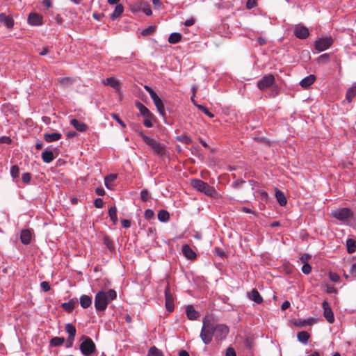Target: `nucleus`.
I'll list each match as a JSON object with an SVG mask.
<instances>
[{
	"label": "nucleus",
	"mask_w": 356,
	"mask_h": 356,
	"mask_svg": "<svg viewBox=\"0 0 356 356\" xmlns=\"http://www.w3.org/2000/svg\"><path fill=\"white\" fill-rule=\"evenodd\" d=\"M226 356H236L234 349L232 347H229L226 350Z\"/></svg>",
	"instance_id": "69168bd1"
},
{
	"label": "nucleus",
	"mask_w": 356,
	"mask_h": 356,
	"mask_svg": "<svg viewBox=\"0 0 356 356\" xmlns=\"http://www.w3.org/2000/svg\"><path fill=\"white\" fill-rule=\"evenodd\" d=\"M275 83V79L274 75L268 74L257 81V86L259 90H264L266 88H270Z\"/></svg>",
	"instance_id": "0eeeda50"
},
{
	"label": "nucleus",
	"mask_w": 356,
	"mask_h": 356,
	"mask_svg": "<svg viewBox=\"0 0 356 356\" xmlns=\"http://www.w3.org/2000/svg\"><path fill=\"white\" fill-rule=\"evenodd\" d=\"M177 141L189 145L192 143V139L186 135H181L176 137Z\"/></svg>",
	"instance_id": "a19ab883"
},
{
	"label": "nucleus",
	"mask_w": 356,
	"mask_h": 356,
	"mask_svg": "<svg viewBox=\"0 0 356 356\" xmlns=\"http://www.w3.org/2000/svg\"><path fill=\"white\" fill-rule=\"evenodd\" d=\"M152 100H153L154 104H155L159 113L162 116H165V107H164V105L163 104L161 99L159 96H156L155 98H153Z\"/></svg>",
	"instance_id": "412c9836"
},
{
	"label": "nucleus",
	"mask_w": 356,
	"mask_h": 356,
	"mask_svg": "<svg viewBox=\"0 0 356 356\" xmlns=\"http://www.w3.org/2000/svg\"><path fill=\"white\" fill-rule=\"evenodd\" d=\"M117 178V175L115 174H111L106 176L104 179L105 186L107 188H109V184L113 182Z\"/></svg>",
	"instance_id": "c03bdc74"
},
{
	"label": "nucleus",
	"mask_w": 356,
	"mask_h": 356,
	"mask_svg": "<svg viewBox=\"0 0 356 356\" xmlns=\"http://www.w3.org/2000/svg\"><path fill=\"white\" fill-rule=\"evenodd\" d=\"M143 124L147 128L152 127L153 126V124L151 121V118H146L143 121Z\"/></svg>",
	"instance_id": "338daca9"
},
{
	"label": "nucleus",
	"mask_w": 356,
	"mask_h": 356,
	"mask_svg": "<svg viewBox=\"0 0 356 356\" xmlns=\"http://www.w3.org/2000/svg\"><path fill=\"white\" fill-rule=\"evenodd\" d=\"M332 216L341 221L348 220L353 216V212L349 208L337 209L332 212Z\"/></svg>",
	"instance_id": "6e6552de"
},
{
	"label": "nucleus",
	"mask_w": 356,
	"mask_h": 356,
	"mask_svg": "<svg viewBox=\"0 0 356 356\" xmlns=\"http://www.w3.org/2000/svg\"><path fill=\"white\" fill-rule=\"evenodd\" d=\"M302 272L305 275H309L312 272V266L309 264H303Z\"/></svg>",
	"instance_id": "5fc2aeb1"
},
{
	"label": "nucleus",
	"mask_w": 356,
	"mask_h": 356,
	"mask_svg": "<svg viewBox=\"0 0 356 356\" xmlns=\"http://www.w3.org/2000/svg\"><path fill=\"white\" fill-rule=\"evenodd\" d=\"M140 198L143 202H146L149 200V195L147 190L144 189L140 191Z\"/></svg>",
	"instance_id": "864d4df0"
},
{
	"label": "nucleus",
	"mask_w": 356,
	"mask_h": 356,
	"mask_svg": "<svg viewBox=\"0 0 356 356\" xmlns=\"http://www.w3.org/2000/svg\"><path fill=\"white\" fill-rule=\"evenodd\" d=\"M40 287L44 292H47L51 289L50 284L48 282L43 281L40 283Z\"/></svg>",
	"instance_id": "6e6d98bb"
},
{
	"label": "nucleus",
	"mask_w": 356,
	"mask_h": 356,
	"mask_svg": "<svg viewBox=\"0 0 356 356\" xmlns=\"http://www.w3.org/2000/svg\"><path fill=\"white\" fill-rule=\"evenodd\" d=\"M0 23L3 24L8 29H11L14 26L13 19L3 13H0Z\"/></svg>",
	"instance_id": "2eb2a0df"
},
{
	"label": "nucleus",
	"mask_w": 356,
	"mask_h": 356,
	"mask_svg": "<svg viewBox=\"0 0 356 356\" xmlns=\"http://www.w3.org/2000/svg\"><path fill=\"white\" fill-rule=\"evenodd\" d=\"M257 5V0H248L246 2V8L248 9H252Z\"/></svg>",
	"instance_id": "e2e57ef3"
},
{
	"label": "nucleus",
	"mask_w": 356,
	"mask_h": 356,
	"mask_svg": "<svg viewBox=\"0 0 356 356\" xmlns=\"http://www.w3.org/2000/svg\"><path fill=\"white\" fill-rule=\"evenodd\" d=\"M271 92L273 94V97L277 95L280 93V88L276 83H275L270 88Z\"/></svg>",
	"instance_id": "052dcab7"
},
{
	"label": "nucleus",
	"mask_w": 356,
	"mask_h": 356,
	"mask_svg": "<svg viewBox=\"0 0 356 356\" xmlns=\"http://www.w3.org/2000/svg\"><path fill=\"white\" fill-rule=\"evenodd\" d=\"M145 1L142 0H136L130 4V9L133 13L141 12Z\"/></svg>",
	"instance_id": "5701e85b"
},
{
	"label": "nucleus",
	"mask_w": 356,
	"mask_h": 356,
	"mask_svg": "<svg viewBox=\"0 0 356 356\" xmlns=\"http://www.w3.org/2000/svg\"><path fill=\"white\" fill-rule=\"evenodd\" d=\"M140 135L144 142L151 147L157 155L161 156L165 154L166 149L164 144H162L156 140L143 134V132H140Z\"/></svg>",
	"instance_id": "7ed1b4c3"
},
{
	"label": "nucleus",
	"mask_w": 356,
	"mask_h": 356,
	"mask_svg": "<svg viewBox=\"0 0 356 356\" xmlns=\"http://www.w3.org/2000/svg\"><path fill=\"white\" fill-rule=\"evenodd\" d=\"M316 80V76L313 74L309 75L304 79H302L300 82V85L303 88H309Z\"/></svg>",
	"instance_id": "aec40b11"
},
{
	"label": "nucleus",
	"mask_w": 356,
	"mask_h": 356,
	"mask_svg": "<svg viewBox=\"0 0 356 356\" xmlns=\"http://www.w3.org/2000/svg\"><path fill=\"white\" fill-rule=\"evenodd\" d=\"M275 197L280 206H285L286 204L287 201L286 197L279 189H276L275 191Z\"/></svg>",
	"instance_id": "cd10ccee"
},
{
	"label": "nucleus",
	"mask_w": 356,
	"mask_h": 356,
	"mask_svg": "<svg viewBox=\"0 0 356 356\" xmlns=\"http://www.w3.org/2000/svg\"><path fill=\"white\" fill-rule=\"evenodd\" d=\"M214 335V323L208 321H204L200 337L203 343L206 345L209 344Z\"/></svg>",
	"instance_id": "20e7f679"
},
{
	"label": "nucleus",
	"mask_w": 356,
	"mask_h": 356,
	"mask_svg": "<svg viewBox=\"0 0 356 356\" xmlns=\"http://www.w3.org/2000/svg\"><path fill=\"white\" fill-rule=\"evenodd\" d=\"M141 12H143L147 16L151 15L152 13L149 5L146 2H145V3H144V6L143 7Z\"/></svg>",
	"instance_id": "8fccbe9b"
},
{
	"label": "nucleus",
	"mask_w": 356,
	"mask_h": 356,
	"mask_svg": "<svg viewBox=\"0 0 356 356\" xmlns=\"http://www.w3.org/2000/svg\"><path fill=\"white\" fill-rule=\"evenodd\" d=\"M42 159L44 163H49L54 159V153L52 151L45 150L42 153Z\"/></svg>",
	"instance_id": "a878e982"
},
{
	"label": "nucleus",
	"mask_w": 356,
	"mask_h": 356,
	"mask_svg": "<svg viewBox=\"0 0 356 356\" xmlns=\"http://www.w3.org/2000/svg\"><path fill=\"white\" fill-rule=\"evenodd\" d=\"M70 124L80 132H84L88 129V125L86 123L81 122L75 118H73L70 120Z\"/></svg>",
	"instance_id": "f3484780"
},
{
	"label": "nucleus",
	"mask_w": 356,
	"mask_h": 356,
	"mask_svg": "<svg viewBox=\"0 0 356 356\" xmlns=\"http://www.w3.org/2000/svg\"><path fill=\"white\" fill-rule=\"evenodd\" d=\"M65 342L63 337H53L49 341V346L51 347H56L62 346Z\"/></svg>",
	"instance_id": "c756f323"
},
{
	"label": "nucleus",
	"mask_w": 356,
	"mask_h": 356,
	"mask_svg": "<svg viewBox=\"0 0 356 356\" xmlns=\"http://www.w3.org/2000/svg\"><path fill=\"white\" fill-rule=\"evenodd\" d=\"M182 252L188 259L193 260L197 257V254L194 250H193L187 244H185L182 246Z\"/></svg>",
	"instance_id": "dca6fc26"
},
{
	"label": "nucleus",
	"mask_w": 356,
	"mask_h": 356,
	"mask_svg": "<svg viewBox=\"0 0 356 356\" xmlns=\"http://www.w3.org/2000/svg\"><path fill=\"white\" fill-rule=\"evenodd\" d=\"M103 243H104V245L111 252H114L115 251V245L113 244V242L108 236H104V238H103Z\"/></svg>",
	"instance_id": "4c0bfd02"
},
{
	"label": "nucleus",
	"mask_w": 356,
	"mask_h": 356,
	"mask_svg": "<svg viewBox=\"0 0 356 356\" xmlns=\"http://www.w3.org/2000/svg\"><path fill=\"white\" fill-rule=\"evenodd\" d=\"M135 104H136V108L139 110L140 114L143 116H144L145 118H152V114L149 111V110L145 105H143L141 102L137 101Z\"/></svg>",
	"instance_id": "6ab92c4d"
},
{
	"label": "nucleus",
	"mask_w": 356,
	"mask_h": 356,
	"mask_svg": "<svg viewBox=\"0 0 356 356\" xmlns=\"http://www.w3.org/2000/svg\"><path fill=\"white\" fill-rule=\"evenodd\" d=\"M334 40L331 36L318 38L314 42V48L321 52L327 49L332 46Z\"/></svg>",
	"instance_id": "423d86ee"
},
{
	"label": "nucleus",
	"mask_w": 356,
	"mask_h": 356,
	"mask_svg": "<svg viewBox=\"0 0 356 356\" xmlns=\"http://www.w3.org/2000/svg\"><path fill=\"white\" fill-rule=\"evenodd\" d=\"M329 59H330L329 54L325 53V54H323L321 55L320 56H318V58H317V60L319 63H326L327 62L329 61Z\"/></svg>",
	"instance_id": "09e8293b"
},
{
	"label": "nucleus",
	"mask_w": 356,
	"mask_h": 356,
	"mask_svg": "<svg viewBox=\"0 0 356 356\" xmlns=\"http://www.w3.org/2000/svg\"><path fill=\"white\" fill-rule=\"evenodd\" d=\"M62 137L61 134L58 132H54L51 134L45 133L44 135V138L46 142L51 143L54 141H57L60 140Z\"/></svg>",
	"instance_id": "4be33fe9"
},
{
	"label": "nucleus",
	"mask_w": 356,
	"mask_h": 356,
	"mask_svg": "<svg viewBox=\"0 0 356 356\" xmlns=\"http://www.w3.org/2000/svg\"><path fill=\"white\" fill-rule=\"evenodd\" d=\"M186 316L190 320H196L199 317V313L194 309L192 305H188L186 309Z\"/></svg>",
	"instance_id": "b1692460"
},
{
	"label": "nucleus",
	"mask_w": 356,
	"mask_h": 356,
	"mask_svg": "<svg viewBox=\"0 0 356 356\" xmlns=\"http://www.w3.org/2000/svg\"><path fill=\"white\" fill-rule=\"evenodd\" d=\"M81 339L79 349L83 355L90 356L96 351V346L90 337L82 336Z\"/></svg>",
	"instance_id": "39448f33"
},
{
	"label": "nucleus",
	"mask_w": 356,
	"mask_h": 356,
	"mask_svg": "<svg viewBox=\"0 0 356 356\" xmlns=\"http://www.w3.org/2000/svg\"><path fill=\"white\" fill-rule=\"evenodd\" d=\"M165 307L166 309L172 312L174 310V296L170 291V286L168 284L165 289Z\"/></svg>",
	"instance_id": "1a4fd4ad"
},
{
	"label": "nucleus",
	"mask_w": 356,
	"mask_h": 356,
	"mask_svg": "<svg viewBox=\"0 0 356 356\" xmlns=\"http://www.w3.org/2000/svg\"><path fill=\"white\" fill-rule=\"evenodd\" d=\"M22 180L24 184H29L31 180V175L29 172H24L22 175Z\"/></svg>",
	"instance_id": "3c124183"
},
{
	"label": "nucleus",
	"mask_w": 356,
	"mask_h": 356,
	"mask_svg": "<svg viewBox=\"0 0 356 356\" xmlns=\"http://www.w3.org/2000/svg\"><path fill=\"white\" fill-rule=\"evenodd\" d=\"M65 331L68 334V337L75 338L76 329L72 323H67L65 325Z\"/></svg>",
	"instance_id": "c9c22d12"
},
{
	"label": "nucleus",
	"mask_w": 356,
	"mask_h": 356,
	"mask_svg": "<svg viewBox=\"0 0 356 356\" xmlns=\"http://www.w3.org/2000/svg\"><path fill=\"white\" fill-rule=\"evenodd\" d=\"M170 218V214L166 210H160L158 213V219L161 222H166Z\"/></svg>",
	"instance_id": "58836bf2"
},
{
	"label": "nucleus",
	"mask_w": 356,
	"mask_h": 356,
	"mask_svg": "<svg viewBox=\"0 0 356 356\" xmlns=\"http://www.w3.org/2000/svg\"><path fill=\"white\" fill-rule=\"evenodd\" d=\"M108 216L114 225L118 222L117 209L115 206L111 207L108 209Z\"/></svg>",
	"instance_id": "7c9ffc66"
},
{
	"label": "nucleus",
	"mask_w": 356,
	"mask_h": 356,
	"mask_svg": "<svg viewBox=\"0 0 356 356\" xmlns=\"http://www.w3.org/2000/svg\"><path fill=\"white\" fill-rule=\"evenodd\" d=\"M58 81L61 86L68 87L74 83V79L71 77H60Z\"/></svg>",
	"instance_id": "e433bc0d"
},
{
	"label": "nucleus",
	"mask_w": 356,
	"mask_h": 356,
	"mask_svg": "<svg viewBox=\"0 0 356 356\" xmlns=\"http://www.w3.org/2000/svg\"><path fill=\"white\" fill-rule=\"evenodd\" d=\"M322 307L323 308V314L327 320V321L330 323H332L334 321V314L327 301H323L322 304Z\"/></svg>",
	"instance_id": "f8f14e48"
},
{
	"label": "nucleus",
	"mask_w": 356,
	"mask_h": 356,
	"mask_svg": "<svg viewBox=\"0 0 356 356\" xmlns=\"http://www.w3.org/2000/svg\"><path fill=\"white\" fill-rule=\"evenodd\" d=\"M117 293L114 289H109L107 291H100L95 297V307L97 311L104 312L107 308L108 304L116 299Z\"/></svg>",
	"instance_id": "f257e3e1"
},
{
	"label": "nucleus",
	"mask_w": 356,
	"mask_h": 356,
	"mask_svg": "<svg viewBox=\"0 0 356 356\" xmlns=\"http://www.w3.org/2000/svg\"><path fill=\"white\" fill-rule=\"evenodd\" d=\"M144 88L149 93V95H150L152 99L153 98H155L156 96H158L156 92L150 86H145Z\"/></svg>",
	"instance_id": "603ef678"
},
{
	"label": "nucleus",
	"mask_w": 356,
	"mask_h": 356,
	"mask_svg": "<svg viewBox=\"0 0 356 356\" xmlns=\"http://www.w3.org/2000/svg\"><path fill=\"white\" fill-rule=\"evenodd\" d=\"M356 96V87H351L350 88L347 92H346V99L348 101V102H350Z\"/></svg>",
	"instance_id": "ea45409f"
},
{
	"label": "nucleus",
	"mask_w": 356,
	"mask_h": 356,
	"mask_svg": "<svg viewBox=\"0 0 356 356\" xmlns=\"http://www.w3.org/2000/svg\"><path fill=\"white\" fill-rule=\"evenodd\" d=\"M104 83L105 85H109L115 89H118L120 87L119 81L113 77L106 78V80L104 81Z\"/></svg>",
	"instance_id": "f704fd0d"
},
{
	"label": "nucleus",
	"mask_w": 356,
	"mask_h": 356,
	"mask_svg": "<svg viewBox=\"0 0 356 356\" xmlns=\"http://www.w3.org/2000/svg\"><path fill=\"white\" fill-rule=\"evenodd\" d=\"M12 140L8 136H2L0 138V143L10 144Z\"/></svg>",
	"instance_id": "0e129e2a"
},
{
	"label": "nucleus",
	"mask_w": 356,
	"mask_h": 356,
	"mask_svg": "<svg viewBox=\"0 0 356 356\" xmlns=\"http://www.w3.org/2000/svg\"><path fill=\"white\" fill-rule=\"evenodd\" d=\"M28 23L33 26H40L43 23V17L41 15L36 13H31L28 17Z\"/></svg>",
	"instance_id": "ddd939ff"
},
{
	"label": "nucleus",
	"mask_w": 356,
	"mask_h": 356,
	"mask_svg": "<svg viewBox=\"0 0 356 356\" xmlns=\"http://www.w3.org/2000/svg\"><path fill=\"white\" fill-rule=\"evenodd\" d=\"M294 35L299 39H306L309 35V32L308 29L302 25H297L294 29Z\"/></svg>",
	"instance_id": "9b49d317"
},
{
	"label": "nucleus",
	"mask_w": 356,
	"mask_h": 356,
	"mask_svg": "<svg viewBox=\"0 0 356 356\" xmlns=\"http://www.w3.org/2000/svg\"><path fill=\"white\" fill-rule=\"evenodd\" d=\"M80 305L83 309L88 308L92 305V298L88 295L80 297Z\"/></svg>",
	"instance_id": "393cba45"
},
{
	"label": "nucleus",
	"mask_w": 356,
	"mask_h": 356,
	"mask_svg": "<svg viewBox=\"0 0 356 356\" xmlns=\"http://www.w3.org/2000/svg\"><path fill=\"white\" fill-rule=\"evenodd\" d=\"M309 334L306 331L299 332L297 334L298 339L302 343L306 344L309 339Z\"/></svg>",
	"instance_id": "72a5a7b5"
},
{
	"label": "nucleus",
	"mask_w": 356,
	"mask_h": 356,
	"mask_svg": "<svg viewBox=\"0 0 356 356\" xmlns=\"http://www.w3.org/2000/svg\"><path fill=\"white\" fill-rule=\"evenodd\" d=\"M229 332L227 326L222 324H214V335L216 339H225Z\"/></svg>",
	"instance_id": "9d476101"
},
{
	"label": "nucleus",
	"mask_w": 356,
	"mask_h": 356,
	"mask_svg": "<svg viewBox=\"0 0 356 356\" xmlns=\"http://www.w3.org/2000/svg\"><path fill=\"white\" fill-rule=\"evenodd\" d=\"M154 213L152 209H146L145 211V218L147 220H151L154 217Z\"/></svg>",
	"instance_id": "13d9d810"
},
{
	"label": "nucleus",
	"mask_w": 356,
	"mask_h": 356,
	"mask_svg": "<svg viewBox=\"0 0 356 356\" xmlns=\"http://www.w3.org/2000/svg\"><path fill=\"white\" fill-rule=\"evenodd\" d=\"M31 232L30 229H22L20 234V239L23 244L28 245L31 241Z\"/></svg>",
	"instance_id": "a211bd4d"
},
{
	"label": "nucleus",
	"mask_w": 356,
	"mask_h": 356,
	"mask_svg": "<svg viewBox=\"0 0 356 356\" xmlns=\"http://www.w3.org/2000/svg\"><path fill=\"white\" fill-rule=\"evenodd\" d=\"M311 258V255H309V254H307V253H303L300 255V260L301 261V262L305 264H308V260Z\"/></svg>",
	"instance_id": "4d7b16f0"
},
{
	"label": "nucleus",
	"mask_w": 356,
	"mask_h": 356,
	"mask_svg": "<svg viewBox=\"0 0 356 356\" xmlns=\"http://www.w3.org/2000/svg\"><path fill=\"white\" fill-rule=\"evenodd\" d=\"M76 303V302L74 299H72L67 302L62 303L61 307L66 312H71L74 309Z\"/></svg>",
	"instance_id": "c85d7f7f"
},
{
	"label": "nucleus",
	"mask_w": 356,
	"mask_h": 356,
	"mask_svg": "<svg viewBox=\"0 0 356 356\" xmlns=\"http://www.w3.org/2000/svg\"><path fill=\"white\" fill-rule=\"evenodd\" d=\"M111 117L114 119L122 127H126L125 123L120 119L118 114L113 113H111Z\"/></svg>",
	"instance_id": "de8ad7c7"
},
{
	"label": "nucleus",
	"mask_w": 356,
	"mask_h": 356,
	"mask_svg": "<svg viewBox=\"0 0 356 356\" xmlns=\"http://www.w3.org/2000/svg\"><path fill=\"white\" fill-rule=\"evenodd\" d=\"M181 38L182 35L180 33L175 32L170 35L168 41L170 44H177L181 41Z\"/></svg>",
	"instance_id": "2f4dec72"
},
{
	"label": "nucleus",
	"mask_w": 356,
	"mask_h": 356,
	"mask_svg": "<svg viewBox=\"0 0 356 356\" xmlns=\"http://www.w3.org/2000/svg\"><path fill=\"white\" fill-rule=\"evenodd\" d=\"M347 251L348 253H354L356 251V241L353 238L346 241Z\"/></svg>",
	"instance_id": "473e14b6"
},
{
	"label": "nucleus",
	"mask_w": 356,
	"mask_h": 356,
	"mask_svg": "<svg viewBox=\"0 0 356 356\" xmlns=\"http://www.w3.org/2000/svg\"><path fill=\"white\" fill-rule=\"evenodd\" d=\"M124 11V6L119 3L115 6V10L111 15L112 20H115L118 18Z\"/></svg>",
	"instance_id": "bb28decb"
},
{
	"label": "nucleus",
	"mask_w": 356,
	"mask_h": 356,
	"mask_svg": "<svg viewBox=\"0 0 356 356\" xmlns=\"http://www.w3.org/2000/svg\"><path fill=\"white\" fill-rule=\"evenodd\" d=\"M94 204L97 208H102L104 206V201L102 198L98 197L95 200Z\"/></svg>",
	"instance_id": "680f3d73"
},
{
	"label": "nucleus",
	"mask_w": 356,
	"mask_h": 356,
	"mask_svg": "<svg viewBox=\"0 0 356 356\" xmlns=\"http://www.w3.org/2000/svg\"><path fill=\"white\" fill-rule=\"evenodd\" d=\"M244 182L245 181L243 179H236L233 182L232 186L234 188H236L240 187Z\"/></svg>",
	"instance_id": "774afa93"
},
{
	"label": "nucleus",
	"mask_w": 356,
	"mask_h": 356,
	"mask_svg": "<svg viewBox=\"0 0 356 356\" xmlns=\"http://www.w3.org/2000/svg\"><path fill=\"white\" fill-rule=\"evenodd\" d=\"M191 185L197 191L203 193L207 196L215 197L217 195L216 189L209 186L207 182L199 179H193L191 180Z\"/></svg>",
	"instance_id": "f03ea898"
},
{
	"label": "nucleus",
	"mask_w": 356,
	"mask_h": 356,
	"mask_svg": "<svg viewBox=\"0 0 356 356\" xmlns=\"http://www.w3.org/2000/svg\"><path fill=\"white\" fill-rule=\"evenodd\" d=\"M148 356H163L162 352L156 347L152 346L148 351Z\"/></svg>",
	"instance_id": "37998d69"
},
{
	"label": "nucleus",
	"mask_w": 356,
	"mask_h": 356,
	"mask_svg": "<svg viewBox=\"0 0 356 356\" xmlns=\"http://www.w3.org/2000/svg\"><path fill=\"white\" fill-rule=\"evenodd\" d=\"M19 168L17 165H13L10 169V175L13 179H16L19 177Z\"/></svg>",
	"instance_id": "49530a36"
},
{
	"label": "nucleus",
	"mask_w": 356,
	"mask_h": 356,
	"mask_svg": "<svg viewBox=\"0 0 356 356\" xmlns=\"http://www.w3.org/2000/svg\"><path fill=\"white\" fill-rule=\"evenodd\" d=\"M247 296L250 300L257 304H261L264 301L262 296L256 289H253L251 291L247 292Z\"/></svg>",
	"instance_id": "4468645a"
},
{
	"label": "nucleus",
	"mask_w": 356,
	"mask_h": 356,
	"mask_svg": "<svg viewBox=\"0 0 356 356\" xmlns=\"http://www.w3.org/2000/svg\"><path fill=\"white\" fill-rule=\"evenodd\" d=\"M329 277L330 279L334 282H338L340 280L339 275L336 273H330Z\"/></svg>",
	"instance_id": "bf43d9fd"
},
{
	"label": "nucleus",
	"mask_w": 356,
	"mask_h": 356,
	"mask_svg": "<svg viewBox=\"0 0 356 356\" xmlns=\"http://www.w3.org/2000/svg\"><path fill=\"white\" fill-rule=\"evenodd\" d=\"M155 31V26H150L146 29H144L141 34L144 36H147L152 35Z\"/></svg>",
	"instance_id": "a18cd8bd"
},
{
	"label": "nucleus",
	"mask_w": 356,
	"mask_h": 356,
	"mask_svg": "<svg viewBox=\"0 0 356 356\" xmlns=\"http://www.w3.org/2000/svg\"><path fill=\"white\" fill-rule=\"evenodd\" d=\"M195 106L197 107L201 111H202L205 115H207L210 118L214 117V115L211 113L209 109L204 105L195 104Z\"/></svg>",
	"instance_id": "79ce46f5"
}]
</instances>
